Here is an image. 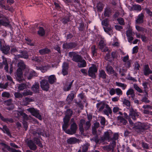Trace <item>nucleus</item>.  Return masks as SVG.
<instances>
[{"mask_svg":"<svg viewBox=\"0 0 152 152\" xmlns=\"http://www.w3.org/2000/svg\"><path fill=\"white\" fill-rule=\"evenodd\" d=\"M69 56L72 58V60L77 63H80L78 64V66L79 68L84 67L86 66L87 64L86 61L80 55L76 54L74 52H70L69 53Z\"/></svg>","mask_w":152,"mask_h":152,"instance_id":"nucleus-1","label":"nucleus"},{"mask_svg":"<svg viewBox=\"0 0 152 152\" xmlns=\"http://www.w3.org/2000/svg\"><path fill=\"white\" fill-rule=\"evenodd\" d=\"M130 124L132 123V126H133V129L134 130L136 131L138 133H141L145 129H146V126L144 123H142L140 122L133 124L131 121H129Z\"/></svg>","mask_w":152,"mask_h":152,"instance_id":"nucleus-2","label":"nucleus"},{"mask_svg":"<svg viewBox=\"0 0 152 152\" xmlns=\"http://www.w3.org/2000/svg\"><path fill=\"white\" fill-rule=\"evenodd\" d=\"M62 48L64 50L74 49L77 50L78 48V45L75 42H64L62 45Z\"/></svg>","mask_w":152,"mask_h":152,"instance_id":"nucleus-3","label":"nucleus"},{"mask_svg":"<svg viewBox=\"0 0 152 152\" xmlns=\"http://www.w3.org/2000/svg\"><path fill=\"white\" fill-rule=\"evenodd\" d=\"M27 110L30 112L33 116L38 118L40 120H42V118L41 115L39 114V111L34 107H31L27 109Z\"/></svg>","mask_w":152,"mask_h":152,"instance_id":"nucleus-4","label":"nucleus"},{"mask_svg":"<svg viewBox=\"0 0 152 152\" xmlns=\"http://www.w3.org/2000/svg\"><path fill=\"white\" fill-rule=\"evenodd\" d=\"M77 128V127L76 123L74 122L71 125L70 129H67L66 130L64 131L68 134L72 135L76 133Z\"/></svg>","mask_w":152,"mask_h":152,"instance_id":"nucleus-5","label":"nucleus"},{"mask_svg":"<svg viewBox=\"0 0 152 152\" xmlns=\"http://www.w3.org/2000/svg\"><path fill=\"white\" fill-rule=\"evenodd\" d=\"M97 70L98 69L96 66L90 67L88 71V75L93 78H95L96 77L95 73L97 72Z\"/></svg>","mask_w":152,"mask_h":152,"instance_id":"nucleus-6","label":"nucleus"},{"mask_svg":"<svg viewBox=\"0 0 152 152\" xmlns=\"http://www.w3.org/2000/svg\"><path fill=\"white\" fill-rule=\"evenodd\" d=\"M10 47L8 45H2V42L0 41V50L5 55L10 54Z\"/></svg>","mask_w":152,"mask_h":152,"instance_id":"nucleus-7","label":"nucleus"},{"mask_svg":"<svg viewBox=\"0 0 152 152\" xmlns=\"http://www.w3.org/2000/svg\"><path fill=\"white\" fill-rule=\"evenodd\" d=\"M5 3L4 0H0V7L1 9H4L6 10H8L10 12H13L14 11V10L12 7H10L8 5L6 6L4 4Z\"/></svg>","mask_w":152,"mask_h":152,"instance_id":"nucleus-8","label":"nucleus"},{"mask_svg":"<svg viewBox=\"0 0 152 152\" xmlns=\"http://www.w3.org/2000/svg\"><path fill=\"white\" fill-rule=\"evenodd\" d=\"M40 87L42 90L48 91L50 87L48 81L45 79L41 80L40 82Z\"/></svg>","mask_w":152,"mask_h":152,"instance_id":"nucleus-9","label":"nucleus"},{"mask_svg":"<svg viewBox=\"0 0 152 152\" xmlns=\"http://www.w3.org/2000/svg\"><path fill=\"white\" fill-rule=\"evenodd\" d=\"M71 118L65 115L63 119V124L62 125V128L63 130H66L67 129L69 124V122Z\"/></svg>","mask_w":152,"mask_h":152,"instance_id":"nucleus-10","label":"nucleus"},{"mask_svg":"<svg viewBox=\"0 0 152 152\" xmlns=\"http://www.w3.org/2000/svg\"><path fill=\"white\" fill-rule=\"evenodd\" d=\"M129 115L133 120H135L137 118H138L139 115V113L136 110H134L132 107L129 109Z\"/></svg>","mask_w":152,"mask_h":152,"instance_id":"nucleus-11","label":"nucleus"},{"mask_svg":"<svg viewBox=\"0 0 152 152\" xmlns=\"http://www.w3.org/2000/svg\"><path fill=\"white\" fill-rule=\"evenodd\" d=\"M99 48L101 51L104 52L108 51V48L106 46V44L104 43V40L101 39L99 41Z\"/></svg>","mask_w":152,"mask_h":152,"instance_id":"nucleus-12","label":"nucleus"},{"mask_svg":"<svg viewBox=\"0 0 152 152\" xmlns=\"http://www.w3.org/2000/svg\"><path fill=\"white\" fill-rule=\"evenodd\" d=\"M74 81V80L70 81H69V80L66 81L65 83L64 87V91H70L72 86V84Z\"/></svg>","mask_w":152,"mask_h":152,"instance_id":"nucleus-13","label":"nucleus"},{"mask_svg":"<svg viewBox=\"0 0 152 152\" xmlns=\"http://www.w3.org/2000/svg\"><path fill=\"white\" fill-rule=\"evenodd\" d=\"M16 78L17 80L20 82L23 80V72L20 69H17Z\"/></svg>","mask_w":152,"mask_h":152,"instance_id":"nucleus-14","label":"nucleus"},{"mask_svg":"<svg viewBox=\"0 0 152 152\" xmlns=\"http://www.w3.org/2000/svg\"><path fill=\"white\" fill-rule=\"evenodd\" d=\"M71 93L68 94L66 99V101L67 102L68 104H69L71 103L75 97V94L73 93L74 91H71Z\"/></svg>","mask_w":152,"mask_h":152,"instance_id":"nucleus-15","label":"nucleus"},{"mask_svg":"<svg viewBox=\"0 0 152 152\" xmlns=\"http://www.w3.org/2000/svg\"><path fill=\"white\" fill-rule=\"evenodd\" d=\"M143 72L145 76H147L152 73V71L150 69L148 64L145 65L144 66Z\"/></svg>","mask_w":152,"mask_h":152,"instance_id":"nucleus-16","label":"nucleus"},{"mask_svg":"<svg viewBox=\"0 0 152 152\" xmlns=\"http://www.w3.org/2000/svg\"><path fill=\"white\" fill-rule=\"evenodd\" d=\"M0 119L3 122L7 123H11L14 122V120L12 118H4L0 113Z\"/></svg>","mask_w":152,"mask_h":152,"instance_id":"nucleus-17","label":"nucleus"},{"mask_svg":"<svg viewBox=\"0 0 152 152\" xmlns=\"http://www.w3.org/2000/svg\"><path fill=\"white\" fill-rule=\"evenodd\" d=\"M39 85L38 82H35L31 87V89L35 93H38L39 92Z\"/></svg>","mask_w":152,"mask_h":152,"instance_id":"nucleus-18","label":"nucleus"},{"mask_svg":"<svg viewBox=\"0 0 152 152\" xmlns=\"http://www.w3.org/2000/svg\"><path fill=\"white\" fill-rule=\"evenodd\" d=\"M28 147L30 149L35 151L37 149V146L31 140H28L27 142Z\"/></svg>","mask_w":152,"mask_h":152,"instance_id":"nucleus-19","label":"nucleus"},{"mask_svg":"<svg viewBox=\"0 0 152 152\" xmlns=\"http://www.w3.org/2000/svg\"><path fill=\"white\" fill-rule=\"evenodd\" d=\"M144 15L143 13L139 14L137 16V19L136 20V23L137 24H140L143 22Z\"/></svg>","mask_w":152,"mask_h":152,"instance_id":"nucleus-20","label":"nucleus"},{"mask_svg":"<svg viewBox=\"0 0 152 152\" xmlns=\"http://www.w3.org/2000/svg\"><path fill=\"white\" fill-rule=\"evenodd\" d=\"M19 52L20 54L18 55L19 58H23L26 59L28 58V55L27 52L26 50H20Z\"/></svg>","mask_w":152,"mask_h":152,"instance_id":"nucleus-21","label":"nucleus"},{"mask_svg":"<svg viewBox=\"0 0 152 152\" xmlns=\"http://www.w3.org/2000/svg\"><path fill=\"white\" fill-rule=\"evenodd\" d=\"M0 144L2 146H4V147L2 148L1 149L3 152H8V151H11V148L5 143L2 142H1Z\"/></svg>","mask_w":152,"mask_h":152,"instance_id":"nucleus-22","label":"nucleus"},{"mask_svg":"<svg viewBox=\"0 0 152 152\" xmlns=\"http://www.w3.org/2000/svg\"><path fill=\"white\" fill-rule=\"evenodd\" d=\"M111 132H112L110 130L107 131L105 132L103 136V139L102 140H111V138L110 137V134Z\"/></svg>","mask_w":152,"mask_h":152,"instance_id":"nucleus-23","label":"nucleus"},{"mask_svg":"<svg viewBox=\"0 0 152 152\" xmlns=\"http://www.w3.org/2000/svg\"><path fill=\"white\" fill-rule=\"evenodd\" d=\"M0 129L3 131L4 133H6L8 136L10 137L11 136V134L10 130L7 126L5 125L3 126L2 128L0 127Z\"/></svg>","mask_w":152,"mask_h":152,"instance_id":"nucleus-24","label":"nucleus"},{"mask_svg":"<svg viewBox=\"0 0 152 152\" xmlns=\"http://www.w3.org/2000/svg\"><path fill=\"white\" fill-rule=\"evenodd\" d=\"M105 107V103L103 102H100L96 104V107L100 111H102Z\"/></svg>","mask_w":152,"mask_h":152,"instance_id":"nucleus-25","label":"nucleus"},{"mask_svg":"<svg viewBox=\"0 0 152 152\" xmlns=\"http://www.w3.org/2000/svg\"><path fill=\"white\" fill-rule=\"evenodd\" d=\"M91 50L92 57H96L97 56V49L95 45H93L91 48Z\"/></svg>","mask_w":152,"mask_h":152,"instance_id":"nucleus-26","label":"nucleus"},{"mask_svg":"<svg viewBox=\"0 0 152 152\" xmlns=\"http://www.w3.org/2000/svg\"><path fill=\"white\" fill-rule=\"evenodd\" d=\"M78 141V139L75 137H71L67 140V142L69 144H73L76 143Z\"/></svg>","mask_w":152,"mask_h":152,"instance_id":"nucleus-27","label":"nucleus"},{"mask_svg":"<svg viewBox=\"0 0 152 152\" xmlns=\"http://www.w3.org/2000/svg\"><path fill=\"white\" fill-rule=\"evenodd\" d=\"M37 34L40 37H44L45 34V30L42 27H39V30L37 31Z\"/></svg>","mask_w":152,"mask_h":152,"instance_id":"nucleus-28","label":"nucleus"},{"mask_svg":"<svg viewBox=\"0 0 152 152\" xmlns=\"http://www.w3.org/2000/svg\"><path fill=\"white\" fill-rule=\"evenodd\" d=\"M85 123V121L83 119H81L80 121L79 124V129L81 132H83L84 131L83 126Z\"/></svg>","mask_w":152,"mask_h":152,"instance_id":"nucleus-29","label":"nucleus"},{"mask_svg":"<svg viewBox=\"0 0 152 152\" xmlns=\"http://www.w3.org/2000/svg\"><path fill=\"white\" fill-rule=\"evenodd\" d=\"M48 83L52 84L56 82V79L54 75H51L48 77Z\"/></svg>","mask_w":152,"mask_h":152,"instance_id":"nucleus-30","label":"nucleus"},{"mask_svg":"<svg viewBox=\"0 0 152 152\" xmlns=\"http://www.w3.org/2000/svg\"><path fill=\"white\" fill-rule=\"evenodd\" d=\"M33 140L34 142L40 148H42L43 145L41 142L40 139L38 137H34L33 138Z\"/></svg>","mask_w":152,"mask_h":152,"instance_id":"nucleus-31","label":"nucleus"},{"mask_svg":"<svg viewBox=\"0 0 152 152\" xmlns=\"http://www.w3.org/2000/svg\"><path fill=\"white\" fill-rule=\"evenodd\" d=\"M50 52V50L48 48H45L42 49L40 50L39 51V53L41 55H44L46 54H48Z\"/></svg>","mask_w":152,"mask_h":152,"instance_id":"nucleus-32","label":"nucleus"},{"mask_svg":"<svg viewBox=\"0 0 152 152\" xmlns=\"http://www.w3.org/2000/svg\"><path fill=\"white\" fill-rule=\"evenodd\" d=\"M37 76V73L34 70H31L29 72L27 78L28 80L31 79L33 77H36Z\"/></svg>","mask_w":152,"mask_h":152,"instance_id":"nucleus-33","label":"nucleus"},{"mask_svg":"<svg viewBox=\"0 0 152 152\" xmlns=\"http://www.w3.org/2000/svg\"><path fill=\"white\" fill-rule=\"evenodd\" d=\"M104 15L105 17H109L112 13L111 10L109 8L105 9L104 11Z\"/></svg>","mask_w":152,"mask_h":152,"instance_id":"nucleus-34","label":"nucleus"},{"mask_svg":"<svg viewBox=\"0 0 152 152\" xmlns=\"http://www.w3.org/2000/svg\"><path fill=\"white\" fill-rule=\"evenodd\" d=\"M99 71V77L100 78H102L103 79H106L107 75L104 71V70L102 69Z\"/></svg>","mask_w":152,"mask_h":152,"instance_id":"nucleus-35","label":"nucleus"},{"mask_svg":"<svg viewBox=\"0 0 152 152\" xmlns=\"http://www.w3.org/2000/svg\"><path fill=\"white\" fill-rule=\"evenodd\" d=\"M107 72L109 74H111L114 73V70L113 68L110 66L107 65L106 67Z\"/></svg>","mask_w":152,"mask_h":152,"instance_id":"nucleus-36","label":"nucleus"},{"mask_svg":"<svg viewBox=\"0 0 152 152\" xmlns=\"http://www.w3.org/2000/svg\"><path fill=\"white\" fill-rule=\"evenodd\" d=\"M32 99L28 97H25L23 99V103L25 105H27L29 104L30 102H32Z\"/></svg>","mask_w":152,"mask_h":152,"instance_id":"nucleus-37","label":"nucleus"},{"mask_svg":"<svg viewBox=\"0 0 152 152\" xmlns=\"http://www.w3.org/2000/svg\"><path fill=\"white\" fill-rule=\"evenodd\" d=\"M117 118L121 123H122L124 125H126L127 123V121L125 120L122 116H119L117 117Z\"/></svg>","mask_w":152,"mask_h":152,"instance_id":"nucleus-38","label":"nucleus"},{"mask_svg":"<svg viewBox=\"0 0 152 152\" xmlns=\"http://www.w3.org/2000/svg\"><path fill=\"white\" fill-rule=\"evenodd\" d=\"M115 84L116 86L121 87L122 89L124 90H125L127 87V85L126 84L116 82Z\"/></svg>","mask_w":152,"mask_h":152,"instance_id":"nucleus-39","label":"nucleus"},{"mask_svg":"<svg viewBox=\"0 0 152 152\" xmlns=\"http://www.w3.org/2000/svg\"><path fill=\"white\" fill-rule=\"evenodd\" d=\"M18 69H20L22 71L26 68V65L23 62H20L18 64Z\"/></svg>","mask_w":152,"mask_h":152,"instance_id":"nucleus-40","label":"nucleus"},{"mask_svg":"<svg viewBox=\"0 0 152 152\" xmlns=\"http://www.w3.org/2000/svg\"><path fill=\"white\" fill-rule=\"evenodd\" d=\"M72 114L73 112L72 110L70 109H69L66 110L65 113V115H66L67 116L71 118L72 115Z\"/></svg>","mask_w":152,"mask_h":152,"instance_id":"nucleus-41","label":"nucleus"},{"mask_svg":"<svg viewBox=\"0 0 152 152\" xmlns=\"http://www.w3.org/2000/svg\"><path fill=\"white\" fill-rule=\"evenodd\" d=\"M132 8L134 10H138L140 11L142 9L141 6L139 5L134 4Z\"/></svg>","mask_w":152,"mask_h":152,"instance_id":"nucleus-42","label":"nucleus"},{"mask_svg":"<svg viewBox=\"0 0 152 152\" xmlns=\"http://www.w3.org/2000/svg\"><path fill=\"white\" fill-rule=\"evenodd\" d=\"M89 145L87 144L84 145L82 147V152H87L89 148Z\"/></svg>","mask_w":152,"mask_h":152,"instance_id":"nucleus-43","label":"nucleus"},{"mask_svg":"<svg viewBox=\"0 0 152 152\" xmlns=\"http://www.w3.org/2000/svg\"><path fill=\"white\" fill-rule=\"evenodd\" d=\"M70 18L68 16L64 17L62 19V22L64 24L67 23L70 21Z\"/></svg>","mask_w":152,"mask_h":152,"instance_id":"nucleus-44","label":"nucleus"},{"mask_svg":"<svg viewBox=\"0 0 152 152\" xmlns=\"http://www.w3.org/2000/svg\"><path fill=\"white\" fill-rule=\"evenodd\" d=\"M78 29L80 31H83L85 29L84 23L83 21H81L79 23V26L78 27Z\"/></svg>","mask_w":152,"mask_h":152,"instance_id":"nucleus-45","label":"nucleus"},{"mask_svg":"<svg viewBox=\"0 0 152 152\" xmlns=\"http://www.w3.org/2000/svg\"><path fill=\"white\" fill-rule=\"evenodd\" d=\"M62 69L68 70L69 69V64L66 62H64L62 66Z\"/></svg>","mask_w":152,"mask_h":152,"instance_id":"nucleus-46","label":"nucleus"},{"mask_svg":"<svg viewBox=\"0 0 152 152\" xmlns=\"http://www.w3.org/2000/svg\"><path fill=\"white\" fill-rule=\"evenodd\" d=\"M26 88V85L25 83H22L19 85L18 86V89L21 91Z\"/></svg>","mask_w":152,"mask_h":152,"instance_id":"nucleus-47","label":"nucleus"},{"mask_svg":"<svg viewBox=\"0 0 152 152\" xmlns=\"http://www.w3.org/2000/svg\"><path fill=\"white\" fill-rule=\"evenodd\" d=\"M117 20L119 24L121 25H124L125 22L124 19L122 18H120L117 19Z\"/></svg>","mask_w":152,"mask_h":152,"instance_id":"nucleus-48","label":"nucleus"},{"mask_svg":"<svg viewBox=\"0 0 152 152\" xmlns=\"http://www.w3.org/2000/svg\"><path fill=\"white\" fill-rule=\"evenodd\" d=\"M134 88L138 92L142 93V90L137 86V84H134L133 85Z\"/></svg>","mask_w":152,"mask_h":152,"instance_id":"nucleus-49","label":"nucleus"},{"mask_svg":"<svg viewBox=\"0 0 152 152\" xmlns=\"http://www.w3.org/2000/svg\"><path fill=\"white\" fill-rule=\"evenodd\" d=\"M103 111L104 113L107 116L109 115V114H111L112 113V110L111 108L108 110L104 109Z\"/></svg>","mask_w":152,"mask_h":152,"instance_id":"nucleus-50","label":"nucleus"},{"mask_svg":"<svg viewBox=\"0 0 152 152\" xmlns=\"http://www.w3.org/2000/svg\"><path fill=\"white\" fill-rule=\"evenodd\" d=\"M108 20L107 19H106L103 20L102 21V24L103 26L107 27L108 26L109 24L108 23Z\"/></svg>","mask_w":152,"mask_h":152,"instance_id":"nucleus-51","label":"nucleus"},{"mask_svg":"<svg viewBox=\"0 0 152 152\" xmlns=\"http://www.w3.org/2000/svg\"><path fill=\"white\" fill-rule=\"evenodd\" d=\"M53 3L54 5L55 6V7L57 9L59 10L60 8V6L59 5V2L58 1H57V2L55 1L56 0H53Z\"/></svg>","mask_w":152,"mask_h":152,"instance_id":"nucleus-52","label":"nucleus"},{"mask_svg":"<svg viewBox=\"0 0 152 152\" xmlns=\"http://www.w3.org/2000/svg\"><path fill=\"white\" fill-rule=\"evenodd\" d=\"M123 104H124L125 105L130 107L131 105V103L130 101L126 99H124V100L123 102Z\"/></svg>","mask_w":152,"mask_h":152,"instance_id":"nucleus-53","label":"nucleus"},{"mask_svg":"<svg viewBox=\"0 0 152 152\" xmlns=\"http://www.w3.org/2000/svg\"><path fill=\"white\" fill-rule=\"evenodd\" d=\"M14 95L16 98H22L23 97V96L19 92H15L14 94Z\"/></svg>","mask_w":152,"mask_h":152,"instance_id":"nucleus-54","label":"nucleus"},{"mask_svg":"<svg viewBox=\"0 0 152 152\" xmlns=\"http://www.w3.org/2000/svg\"><path fill=\"white\" fill-rule=\"evenodd\" d=\"M1 96L3 97L9 98L10 96V94L9 93L5 92L2 93Z\"/></svg>","mask_w":152,"mask_h":152,"instance_id":"nucleus-55","label":"nucleus"},{"mask_svg":"<svg viewBox=\"0 0 152 152\" xmlns=\"http://www.w3.org/2000/svg\"><path fill=\"white\" fill-rule=\"evenodd\" d=\"M103 28L105 32L106 33L108 32H112V30L111 28L107 27H103Z\"/></svg>","mask_w":152,"mask_h":152,"instance_id":"nucleus-56","label":"nucleus"},{"mask_svg":"<svg viewBox=\"0 0 152 152\" xmlns=\"http://www.w3.org/2000/svg\"><path fill=\"white\" fill-rule=\"evenodd\" d=\"M134 92V90L130 88L126 92V94L127 96H128L133 94V93Z\"/></svg>","mask_w":152,"mask_h":152,"instance_id":"nucleus-57","label":"nucleus"},{"mask_svg":"<svg viewBox=\"0 0 152 152\" xmlns=\"http://www.w3.org/2000/svg\"><path fill=\"white\" fill-rule=\"evenodd\" d=\"M111 58L113 59L116 58L118 57V53L116 52H113L111 53Z\"/></svg>","mask_w":152,"mask_h":152,"instance_id":"nucleus-58","label":"nucleus"},{"mask_svg":"<svg viewBox=\"0 0 152 152\" xmlns=\"http://www.w3.org/2000/svg\"><path fill=\"white\" fill-rule=\"evenodd\" d=\"M68 71L62 68L61 73L64 76H66L68 74Z\"/></svg>","mask_w":152,"mask_h":152,"instance_id":"nucleus-59","label":"nucleus"},{"mask_svg":"<svg viewBox=\"0 0 152 152\" xmlns=\"http://www.w3.org/2000/svg\"><path fill=\"white\" fill-rule=\"evenodd\" d=\"M26 41L28 42L27 44L28 45H30V46H34V44L31 43V40L30 39L27 38L25 39Z\"/></svg>","mask_w":152,"mask_h":152,"instance_id":"nucleus-60","label":"nucleus"},{"mask_svg":"<svg viewBox=\"0 0 152 152\" xmlns=\"http://www.w3.org/2000/svg\"><path fill=\"white\" fill-rule=\"evenodd\" d=\"M97 9L98 11L100 12L102 11L103 9V7L102 4H98L97 6Z\"/></svg>","mask_w":152,"mask_h":152,"instance_id":"nucleus-61","label":"nucleus"},{"mask_svg":"<svg viewBox=\"0 0 152 152\" xmlns=\"http://www.w3.org/2000/svg\"><path fill=\"white\" fill-rule=\"evenodd\" d=\"M135 28L138 31H142L144 30V28H143L137 25L135 26Z\"/></svg>","mask_w":152,"mask_h":152,"instance_id":"nucleus-62","label":"nucleus"},{"mask_svg":"<svg viewBox=\"0 0 152 152\" xmlns=\"http://www.w3.org/2000/svg\"><path fill=\"white\" fill-rule=\"evenodd\" d=\"M74 36V34L71 33H69L68 34L66 37V39L67 40L71 39Z\"/></svg>","mask_w":152,"mask_h":152,"instance_id":"nucleus-63","label":"nucleus"},{"mask_svg":"<svg viewBox=\"0 0 152 152\" xmlns=\"http://www.w3.org/2000/svg\"><path fill=\"white\" fill-rule=\"evenodd\" d=\"M145 10L149 16L151 17L152 16V12L151 11L150 9L148 8H146Z\"/></svg>","mask_w":152,"mask_h":152,"instance_id":"nucleus-64","label":"nucleus"}]
</instances>
